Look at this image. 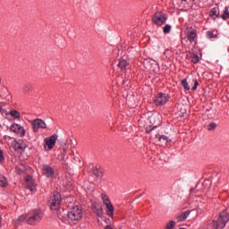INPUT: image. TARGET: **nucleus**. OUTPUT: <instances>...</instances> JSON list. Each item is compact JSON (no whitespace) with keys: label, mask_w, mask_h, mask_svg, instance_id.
I'll return each instance as SVG.
<instances>
[{"label":"nucleus","mask_w":229,"mask_h":229,"mask_svg":"<svg viewBox=\"0 0 229 229\" xmlns=\"http://www.w3.org/2000/svg\"><path fill=\"white\" fill-rule=\"evenodd\" d=\"M93 174H95L97 178H101L103 176V172L100 169L96 167L93 169Z\"/></svg>","instance_id":"b1692460"},{"label":"nucleus","mask_w":229,"mask_h":229,"mask_svg":"<svg viewBox=\"0 0 229 229\" xmlns=\"http://www.w3.org/2000/svg\"><path fill=\"white\" fill-rule=\"evenodd\" d=\"M1 110H2V107H1V106H0V112H1Z\"/></svg>","instance_id":"e433bc0d"},{"label":"nucleus","mask_w":229,"mask_h":229,"mask_svg":"<svg viewBox=\"0 0 229 229\" xmlns=\"http://www.w3.org/2000/svg\"><path fill=\"white\" fill-rule=\"evenodd\" d=\"M106 221H108V222H109V221H110V219H107Z\"/></svg>","instance_id":"58836bf2"},{"label":"nucleus","mask_w":229,"mask_h":229,"mask_svg":"<svg viewBox=\"0 0 229 229\" xmlns=\"http://www.w3.org/2000/svg\"><path fill=\"white\" fill-rule=\"evenodd\" d=\"M229 221V214L226 211H223L219 216H216L213 220V228L223 229L226 226Z\"/></svg>","instance_id":"f257e3e1"},{"label":"nucleus","mask_w":229,"mask_h":229,"mask_svg":"<svg viewBox=\"0 0 229 229\" xmlns=\"http://www.w3.org/2000/svg\"><path fill=\"white\" fill-rule=\"evenodd\" d=\"M150 119H155V115H152V116L150 117Z\"/></svg>","instance_id":"f704fd0d"},{"label":"nucleus","mask_w":229,"mask_h":229,"mask_svg":"<svg viewBox=\"0 0 229 229\" xmlns=\"http://www.w3.org/2000/svg\"><path fill=\"white\" fill-rule=\"evenodd\" d=\"M4 161V155H3V150L0 149V164Z\"/></svg>","instance_id":"473e14b6"},{"label":"nucleus","mask_w":229,"mask_h":229,"mask_svg":"<svg viewBox=\"0 0 229 229\" xmlns=\"http://www.w3.org/2000/svg\"><path fill=\"white\" fill-rule=\"evenodd\" d=\"M123 84L124 85V84H126V82L123 81Z\"/></svg>","instance_id":"c9c22d12"},{"label":"nucleus","mask_w":229,"mask_h":229,"mask_svg":"<svg viewBox=\"0 0 229 229\" xmlns=\"http://www.w3.org/2000/svg\"><path fill=\"white\" fill-rule=\"evenodd\" d=\"M221 19H223V21H228L229 19V6H225L223 13L221 14Z\"/></svg>","instance_id":"a211bd4d"},{"label":"nucleus","mask_w":229,"mask_h":229,"mask_svg":"<svg viewBox=\"0 0 229 229\" xmlns=\"http://www.w3.org/2000/svg\"><path fill=\"white\" fill-rule=\"evenodd\" d=\"M210 17H217V9L216 8H213L210 11Z\"/></svg>","instance_id":"c85d7f7f"},{"label":"nucleus","mask_w":229,"mask_h":229,"mask_svg":"<svg viewBox=\"0 0 229 229\" xmlns=\"http://www.w3.org/2000/svg\"><path fill=\"white\" fill-rule=\"evenodd\" d=\"M16 171H17L18 174H21V173H22V170H21L20 168H16Z\"/></svg>","instance_id":"72a5a7b5"},{"label":"nucleus","mask_w":229,"mask_h":229,"mask_svg":"<svg viewBox=\"0 0 229 229\" xmlns=\"http://www.w3.org/2000/svg\"><path fill=\"white\" fill-rule=\"evenodd\" d=\"M32 128L33 131L37 133L38 132L39 128L46 130V128H47V124H46V122H44L42 119L38 118L32 122Z\"/></svg>","instance_id":"9d476101"},{"label":"nucleus","mask_w":229,"mask_h":229,"mask_svg":"<svg viewBox=\"0 0 229 229\" xmlns=\"http://www.w3.org/2000/svg\"><path fill=\"white\" fill-rule=\"evenodd\" d=\"M167 21V18L165 17V14H164L161 12H157L154 14L153 17V22L157 24V26H162L165 24V21Z\"/></svg>","instance_id":"6e6552de"},{"label":"nucleus","mask_w":229,"mask_h":229,"mask_svg":"<svg viewBox=\"0 0 229 229\" xmlns=\"http://www.w3.org/2000/svg\"><path fill=\"white\" fill-rule=\"evenodd\" d=\"M24 221H26V215H21L17 220L14 221V225H19Z\"/></svg>","instance_id":"393cba45"},{"label":"nucleus","mask_w":229,"mask_h":229,"mask_svg":"<svg viewBox=\"0 0 229 229\" xmlns=\"http://www.w3.org/2000/svg\"><path fill=\"white\" fill-rule=\"evenodd\" d=\"M181 84L182 89H184V90H191V86H189V83L187 82V79L182 80Z\"/></svg>","instance_id":"4be33fe9"},{"label":"nucleus","mask_w":229,"mask_h":229,"mask_svg":"<svg viewBox=\"0 0 229 229\" xmlns=\"http://www.w3.org/2000/svg\"><path fill=\"white\" fill-rule=\"evenodd\" d=\"M25 182L28 189H30V192H37V186L35 182H33V178L30 175H27L25 177Z\"/></svg>","instance_id":"ddd939ff"},{"label":"nucleus","mask_w":229,"mask_h":229,"mask_svg":"<svg viewBox=\"0 0 229 229\" xmlns=\"http://www.w3.org/2000/svg\"><path fill=\"white\" fill-rule=\"evenodd\" d=\"M68 217L72 221H80L83 217V210L79 206H74L69 212Z\"/></svg>","instance_id":"7ed1b4c3"},{"label":"nucleus","mask_w":229,"mask_h":229,"mask_svg":"<svg viewBox=\"0 0 229 229\" xmlns=\"http://www.w3.org/2000/svg\"><path fill=\"white\" fill-rule=\"evenodd\" d=\"M169 101V96L165 93H158L154 99L156 106H164Z\"/></svg>","instance_id":"423d86ee"},{"label":"nucleus","mask_w":229,"mask_h":229,"mask_svg":"<svg viewBox=\"0 0 229 229\" xmlns=\"http://www.w3.org/2000/svg\"><path fill=\"white\" fill-rule=\"evenodd\" d=\"M44 217V214H42V210L35 209L31 212L30 216L27 219L28 225L31 226H35V225H38L42 218Z\"/></svg>","instance_id":"f03ea898"},{"label":"nucleus","mask_w":229,"mask_h":229,"mask_svg":"<svg viewBox=\"0 0 229 229\" xmlns=\"http://www.w3.org/2000/svg\"><path fill=\"white\" fill-rule=\"evenodd\" d=\"M207 35H208V38H217V34H214V32H212V31H208Z\"/></svg>","instance_id":"c756f323"},{"label":"nucleus","mask_w":229,"mask_h":229,"mask_svg":"<svg viewBox=\"0 0 229 229\" xmlns=\"http://www.w3.org/2000/svg\"><path fill=\"white\" fill-rule=\"evenodd\" d=\"M8 185V181L4 175L0 174V187H6Z\"/></svg>","instance_id":"5701e85b"},{"label":"nucleus","mask_w":229,"mask_h":229,"mask_svg":"<svg viewBox=\"0 0 229 229\" xmlns=\"http://www.w3.org/2000/svg\"><path fill=\"white\" fill-rule=\"evenodd\" d=\"M11 131L16 133L20 137H24L26 135V130L19 123H14L11 126Z\"/></svg>","instance_id":"9b49d317"},{"label":"nucleus","mask_w":229,"mask_h":229,"mask_svg":"<svg viewBox=\"0 0 229 229\" xmlns=\"http://www.w3.org/2000/svg\"><path fill=\"white\" fill-rule=\"evenodd\" d=\"M189 83L190 85H193L191 87V90L193 91L196 90L198 89V85H199V82H198V79L195 78L191 79V81H190Z\"/></svg>","instance_id":"aec40b11"},{"label":"nucleus","mask_w":229,"mask_h":229,"mask_svg":"<svg viewBox=\"0 0 229 229\" xmlns=\"http://www.w3.org/2000/svg\"><path fill=\"white\" fill-rule=\"evenodd\" d=\"M60 203H62V196L57 191H55L49 201V207L52 210H58L60 208Z\"/></svg>","instance_id":"39448f33"},{"label":"nucleus","mask_w":229,"mask_h":229,"mask_svg":"<svg viewBox=\"0 0 229 229\" xmlns=\"http://www.w3.org/2000/svg\"><path fill=\"white\" fill-rule=\"evenodd\" d=\"M181 1H187V0H181Z\"/></svg>","instance_id":"ea45409f"},{"label":"nucleus","mask_w":229,"mask_h":229,"mask_svg":"<svg viewBox=\"0 0 229 229\" xmlns=\"http://www.w3.org/2000/svg\"><path fill=\"white\" fill-rule=\"evenodd\" d=\"M103 204L105 205L106 208V214L109 217H114V205H112V202L110 201V198H108V195L106 193L101 194Z\"/></svg>","instance_id":"20e7f679"},{"label":"nucleus","mask_w":229,"mask_h":229,"mask_svg":"<svg viewBox=\"0 0 229 229\" xmlns=\"http://www.w3.org/2000/svg\"><path fill=\"white\" fill-rule=\"evenodd\" d=\"M92 210L96 216L101 217L104 214L103 205L99 202H93L92 203Z\"/></svg>","instance_id":"f8f14e48"},{"label":"nucleus","mask_w":229,"mask_h":229,"mask_svg":"<svg viewBox=\"0 0 229 229\" xmlns=\"http://www.w3.org/2000/svg\"><path fill=\"white\" fill-rule=\"evenodd\" d=\"M10 115L13 119H21V113H19V111H17V110H12L10 112Z\"/></svg>","instance_id":"412c9836"},{"label":"nucleus","mask_w":229,"mask_h":229,"mask_svg":"<svg viewBox=\"0 0 229 229\" xmlns=\"http://www.w3.org/2000/svg\"><path fill=\"white\" fill-rule=\"evenodd\" d=\"M217 128V124L216 123H211L208 125V131H212V130H216Z\"/></svg>","instance_id":"bb28decb"},{"label":"nucleus","mask_w":229,"mask_h":229,"mask_svg":"<svg viewBox=\"0 0 229 229\" xmlns=\"http://www.w3.org/2000/svg\"><path fill=\"white\" fill-rule=\"evenodd\" d=\"M14 149H15V151H25V149H26V143H24V141L23 140H19V141H17L16 143H15V145H14Z\"/></svg>","instance_id":"dca6fc26"},{"label":"nucleus","mask_w":229,"mask_h":229,"mask_svg":"<svg viewBox=\"0 0 229 229\" xmlns=\"http://www.w3.org/2000/svg\"><path fill=\"white\" fill-rule=\"evenodd\" d=\"M56 140H58V134H53L49 138L45 139V148H47L49 151L55 148L56 144Z\"/></svg>","instance_id":"0eeeda50"},{"label":"nucleus","mask_w":229,"mask_h":229,"mask_svg":"<svg viewBox=\"0 0 229 229\" xmlns=\"http://www.w3.org/2000/svg\"><path fill=\"white\" fill-rule=\"evenodd\" d=\"M164 33H171V25L167 24L164 27Z\"/></svg>","instance_id":"7c9ffc66"},{"label":"nucleus","mask_w":229,"mask_h":229,"mask_svg":"<svg viewBox=\"0 0 229 229\" xmlns=\"http://www.w3.org/2000/svg\"><path fill=\"white\" fill-rule=\"evenodd\" d=\"M189 216H191V211H185V212L182 213L181 215H179L177 216V222L183 223V221L187 220V217H189Z\"/></svg>","instance_id":"f3484780"},{"label":"nucleus","mask_w":229,"mask_h":229,"mask_svg":"<svg viewBox=\"0 0 229 229\" xmlns=\"http://www.w3.org/2000/svg\"><path fill=\"white\" fill-rule=\"evenodd\" d=\"M128 65H130V64L127 63L126 60L121 59V60L119 61L118 66L120 67V69H122V71H125L126 68L128 67Z\"/></svg>","instance_id":"6ab92c4d"},{"label":"nucleus","mask_w":229,"mask_h":229,"mask_svg":"<svg viewBox=\"0 0 229 229\" xmlns=\"http://www.w3.org/2000/svg\"><path fill=\"white\" fill-rule=\"evenodd\" d=\"M179 229H185V228H183V227H181V228H179Z\"/></svg>","instance_id":"4c0bfd02"},{"label":"nucleus","mask_w":229,"mask_h":229,"mask_svg":"<svg viewBox=\"0 0 229 229\" xmlns=\"http://www.w3.org/2000/svg\"><path fill=\"white\" fill-rule=\"evenodd\" d=\"M31 89H33V86L31 84H26L24 86L23 90L25 93H28V92H30V90H31Z\"/></svg>","instance_id":"cd10ccee"},{"label":"nucleus","mask_w":229,"mask_h":229,"mask_svg":"<svg viewBox=\"0 0 229 229\" xmlns=\"http://www.w3.org/2000/svg\"><path fill=\"white\" fill-rule=\"evenodd\" d=\"M174 226H176V222L173 220L166 224V229H174Z\"/></svg>","instance_id":"a878e982"},{"label":"nucleus","mask_w":229,"mask_h":229,"mask_svg":"<svg viewBox=\"0 0 229 229\" xmlns=\"http://www.w3.org/2000/svg\"><path fill=\"white\" fill-rule=\"evenodd\" d=\"M191 62H192L193 64H198V62H199V56L194 55V56L192 57V59H191Z\"/></svg>","instance_id":"2f4dec72"},{"label":"nucleus","mask_w":229,"mask_h":229,"mask_svg":"<svg viewBox=\"0 0 229 229\" xmlns=\"http://www.w3.org/2000/svg\"><path fill=\"white\" fill-rule=\"evenodd\" d=\"M43 174H45L47 178H53V176H55V171L51 166H44Z\"/></svg>","instance_id":"2eb2a0df"},{"label":"nucleus","mask_w":229,"mask_h":229,"mask_svg":"<svg viewBox=\"0 0 229 229\" xmlns=\"http://www.w3.org/2000/svg\"><path fill=\"white\" fill-rule=\"evenodd\" d=\"M186 38H188L190 44L196 42V38H198V34L196 33V30L192 27H188L185 31Z\"/></svg>","instance_id":"1a4fd4ad"},{"label":"nucleus","mask_w":229,"mask_h":229,"mask_svg":"<svg viewBox=\"0 0 229 229\" xmlns=\"http://www.w3.org/2000/svg\"><path fill=\"white\" fill-rule=\"evenodd\" d=\"M156 139H157V140L161 142L163 146H166V144H171L172 142L171 139H169L167 136L160 135L158 133L156 134Z\"/></svg>","instance_id":"4468645a"}]
</instances>
